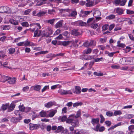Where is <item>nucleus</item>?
<instances>
[{"mask_svg":"<svg viewBox=\"0 0 134 134\" xmlns=\"http://www.w3.org/2000/svg\"><path fill=\"white\" fill-rule=\"evenodd\" d=\"M40 29H38L37 27H35L33 29H30L29 30L32 32H34V37H39L41 36V31L40 30Z\"/></svg>","mask_w":134,"mask_h":134,"instance_id":"obj_1","label":"nucleus"},{"mask_svg":"<svg viewBox=\"0 0 134 134\" xmlns=\"http://www.w3.org/2000/svg\"><path fill=\"white\" fill-rule=\"evenodd\" d=\"M10 12L9 8L7 6H5L0 7V13H9Z\"/></svg>","mask_w":134,"mask_h":134,"instance_id":"obj_2","label":"nucleus"},{"mask_svg":"<svg viewBox=\"0 0 134 134\" xmlns=\"http://www.w3.org/2000/svg\"><path fill=\"white\" fill-rule=\"evenodd\" d=\"M100 124L97 125L94 130L97 131H99L100 132H103L105 130V128L104 126H101L100 127Z\"/></svg>","mask_w":134,"mask_h":134,"instance_id":"obj_3","label":"nucleus"},{"mask_svg":"<svg viewBox=\"0 0 134 134\" xmlns=\"http://www.w3.org/2000/svg\"><path fill=\"white\" fill-rule=\"evenodd\" d=\"M41 88V86L40 85H37L32 86L30 88V90L32 91L33 90L36 91H39Z\"/></svg>","mask_w":134,"mask_h":134,"instance_id":"obj_4","label":"nucleus"},{"mask_svg":"<svg viewBox=\"0 0 134 134\" xmlns=\"http://www.w3.org/2000/svg\"><path fill=\"white\" fill-rule=\"evenodd\" d=\"M29 128L31 130L38 129L39 127L38 125L37 124H34L30 123L29 124Z\"/></svg>","mask_w":134,"mask_h":134,"instance_id":"obj_5","label":"nucleus"},{"mask_svg":"<svg viewBox=\"0 0 134 134\" xmlns=\"http://www.w3.org/2000/svg\"><path fill=\"white\" fill-rule=\"evenodd\" d=\"M85 54L80 55L79 57V58L83 60H88L91 58L90 56L85 55Z\"/></svg>","mask_w":134,"mask_h":134,"instance_id":"obj_6","label":"nucleus"},{"mask_svg":"<svg viewBox=\"0 0 134 134\" xmlns=\"http://www.w3.org/2000/svg\"><path fill=\"white\" fill-rule=\"evenodd\" d=\"M71 33L72 35L75 36L80 35L81 34L78 29H73L71 31Z\"/></svg>","mask_w":134,"mask_h":134,"instance_id":"obj_7","label":"nucleus"},{"mask_svg":"<svg viewBox=\"0 0 134 134\" xmlns=\"http://www.w3.org/2000/svg\"><path fill=\"white\" fill-rule=\"evenodd\" d=\"M99 118H92L91 123L93 125L95 124H99Z\"/></svg>","mask_w":134,"mask_h":134,"instance_id":"obj_8","label":"nucleus"},{"mask_svg":"<svg viewBox=\"0 0 134 134\" xmlns=\"http://www.w3.org/2000/svg\"><path fill=\"white\" fill-rule=\"evenodd\" d=\"M71 42V41H64L62 42L59 41V44L66 46L69 44Z\"/></svg>","mask_w":134,"mask_h":134,"instance_id":"obj_9","label":"nucleus"},{"mask_svg":"<svg viewBox=\"0 0 134 134\" xmlns=\"http://www.w3.org/2000/svg\"><path fill=\"white\" fill-rule=\"evenodd\" d=\"M16 79L15 77L11 78L9 77V78L8 80V83L10 84H14L16 82Z\"/></svg>","mask_w":134,"mask_h":134,"instance_id":"obj_10","label":"nucleus"},{"mask_svg":"<svg viewBox=\"0 0 134 134\" xmlns=\"http://www.w3.org/2000/svg\"><path fill=\"white\" fill-rule=\"evenodd\" d=\"M71 125L73 126H78L79 125V123L78 120L73 119Z\"/></svg>","mask_w":134,"mask_h":134,"instance_id":"obj_11","label":"nucleus"},{"mask_svg":"<svg viewBox=\"0 0 134 134\" xmlns=\"http://www.w3.org/2000/svg\"><path fill=\"white\" fill-rule=\"evenodd\" d=\"M22 119V117L21 116L18 117H13L12 118V120L13 122V123H15L21 120Z\"/></svg>","mask_w":134,"mask_h":134,"instance_id":"obj_12","label":"nucleus"},{"mask_svg":"<svg viewBox=\"0 0 134 134\" xmlns=\"http://www.w3.org/2000/svg\"><path fill=\"white\" fill-rule=\"evenodd\" d=\"M9 105V103H6L5 104H3L0 110H2L4 111L6 110L7 109H8Z\"/></svg>","mask_w":134,"mask_h":134,"instance_id":"obj_13","label":"nucleus"},{"mask_svg":"<svg viewBox=\"0 0 134 134\" xmlns=\"http://www.w3.org/2000/svg\"><path fill=\"white\" fill-rule=\"evenodd\" d=\"M115 10L116 13H117L118 15H120L123 14L124 11L123 9L120 8H117L115 9Z\"/></svg>","mask_w":134,"mask_h":134,"instance_id":"obj_14","label":"nucleus"},{"mask_svg":"<svg viewBox=\"0 0 134 134\" xmlns=\"http://www.w3.org/2000/svg\"><path fill=\"white\" fill-rule=\"evenodd\" d=\"M92 51V49L91 48H88L83 51V54H90Z\"/></svg>","mask_w":134,"mask_h":134,"instance_id":"obj_15","label":"nucleus"},{"mask_svg":"<svg viewBox=\"0 0 134 134\" xmlns=\"http://www.w3.org/2000/svg\"><path fill=\"white\" fill-rule=\"evenodd\" d=\"M9 78V77L3 75L1 76L0 79L1 81L2 82H4L7 81H8Z\"/></svg>","mask_w":134,"mask_h":134,"instance_id":"obj_16","label":"nucleus"},{"mask_svg":"<svg viewBox=\"0 0 134 134\" xmlns=\"http://www.w3.org/2000/svg\"><path fill=\"white\" fill-rule=\"evenodd\" d=\"M81 88L80 87L76 86L74 93L76 94H80L81 92Z\"/></svg>","mask_w":134,"mask_h":134,"instance_id":"obj_17","label":"nucleus"},{"mask_svg":"<svg viewBox=\"0 0 134 134\" xmlns=\"http://www.w3.org/2000/svg\"><path fill=\"white\" fill-rule=\"evenodd\" d=\"M47 111H44L43 110H42L40 113V115L42 117H48V116L47 115Z\"/></svg>","mask_w":134,"mask_h":134,"instance_id":"obj_18","label":"nucleus"},{"mask_svg":"<svg viewBox=\"0 0 134 134\" xmlns=\"http://www.w3.org/2000/svg\"><path fill=\"white\" fill-rule=\"evenodd\" d=\"M90 46L93 47L95 46L96 44V41L94 40H89Z\"/></svg>","mask_w":134,"mask_h":134,"instance_id":"obj_19","label":"nucleus"},{"mask_svg":"<svg viewBox=\"0 0 134 134\" xmlns=\"http://www.w3.org/2000/svg\"><path fill=\"white\" fill-rule=\"evenodd\" d=\"M41 35L42 37H48L49 35L45 30L43 31L41 33Z\"/></svg>","mask_w":134,"mask_h":134,"instance_id":"obj_20","label":"nucleus"},{"mask_svg":"<svg viewBox=\"0 0 134 134\" xmlns=\"http://www.w3.org/2000/svg\"><path fill=\"white\" fill-rule=\"evenodd\" d=\"M10 28V25H2L0 26V29L2 30H9Z\"/></svg>","mask_w":134,"mask_h":134,"instance_id":"obj_21","label":"nucleus"},{"mask_svg":"<svg viewBox=\"0 0 134 134\" xmlns=\"http://www.w3.org/2000/svg\"><path fill=\"white\" fill-rule=\"evenodd\" d=\"M15 105L14 104H11L9 106H8V111L10 112L13 111L14 109Z\"/></svg>","mask_w":134,"mask_h":134,"instance_id":"obj_22","label":"nucleus"},{"mask_svg":"<svg viewBox=\"0 0 134 134\" xmlns=\"http://www.w3.org/2000/svg\"><path fill=\"white\" fill-rule=\"evenodd\" d=\"M129 20V18H119L117 20L118 21L119 23L128 21Z\"/></svg>","mask_w":134,"mask_h":134,"instance_id":"obj_23","label":"nucleus"},{"mask_svg":"<svg viewBox=\"0 0 134 134\" xmlns=\"http://www.w3.org/2000/svg\"><path fill=\"white\" fill-rule=\"evenodd\" d=\"M45 30L49 35L53 34V31L50 27H48Z\"/></svg>","mask_w":134,"mask_h":134,"instance_id":"obj_24","label":"nucleus"},{"mask_svg":"<svg viewBox=\"0 0 134 134\" xmlns=\"http://www.w3.org/2000/svg\"><path fill=\"white\" fill-rule=\"evenodd\" d=\"M115 17V15L114 14H110L106 16L105 19L107 20H111L114 19Z\"/></svg>","mask_w":134,"mask_h":134,"instance_id":"obj_25","label":"nucleus"},{"mask_svg":"<svg viewBox=\"0 0 134 134\" xmlns=\"http://www.w3.org/2000/svg\"><path fill=\"white\" fill-rule=\"evenodd\" d=\"M101 15V12L99 10L96 11L93 14V15L94 17L100 16Z\"/></svg>","mask_w":134,"mask_h":134,"instance_id":"obj_26","label":"nucleus"},{"mask_svg":"<svg viewBox=\"0 0 134 134\" xmlns=\"http://www.w3.org/2000/svg\"><path fill=\"white\" fill-rule=\"evenodd\" d=\"M9 21L10 23L14 25H18V22L13 19H11L9 20Z\"/></svg>","mask_w":134,"mask_h":134,"instance_id":"obj_27","label":"nucleus"},{"mask_svg":"<svg viewBox=\"0 0 134 134\" xmlns=\"http://www.w3.org/2000/svg\"><path fill=\"white\" fill-rule=\"evenodd\" d=\"M77 14V12L76 11H72L69 14V16L73 17H75Z\"/></svg>","mask_w":134,"mask_h":134,"instance_id":"obj_28","label":"nucleus"},{"mask_svg":"<svg viewBox=\"0 0 134 134\" xmlns=\"http://www.w3.org/2000/svg\"><path fill=\"white\" fill-rule=\"evenodd\" d=\"M57 19H50L46 21V23L50 24L51 25L54 22L55 20Z\"/></svg>","mask_w":134,"mask_h":134,"instance_id":"obj_29","label":"nucleus"},{"mask_svg":"<svg viewBox=\"0 0 134 134\" xmlns=\"http://www.w3.org/2000/svg\"><path fill=\"white\" fill-rule=\"evenodd\" d=\"M53 103L52 102H50L44 104L45 107L48 108L51 107Z\"/></svg>","mask_w":134,"mask_h":134,"instance_id":"obj_30","label":"nucleus"},{"mask_svg":"<svg viewBox=\"0 0 134 134\" xmlns=\"http://www.w3.org/2000/svg\"><path fill=\"white\" fill-rule=\"evenodd\" d=\"M58 92L62 95H66V90L60 89L58 91Z\"/></svg>","mask_w":134,"mask_h":134,"instance_id":"obj_31","label":"nucleus"},{"mask_svg":"<svg viewBox=\"0 0 134 134\" xmlns=\"http://www.w3.org/2000/svg\"><path fill=\"white\" fill-rule=\"evenodd\" d=\"M62 22L61 21H59L56 24L55 27L56 28H58L62 27Z\"/></svg>","mask_w":134,"mask_h":134,"instance_id":"obj_32","label":"nucleus"},{"mask_svg":"<svg viewBox=\"0 0 134 134\" xmlns=\"http://www.w3.org/2000/svg\"><path fill=\"white\" fill-rule=\"evenodd\" d=\"M82 46H83L84 47L87 48H88L90 47V46L89 44V41H87L85 42H84L83 43Z\"/></svg>","mask_w":134,"mask_h":134,"instance_id":"obj_33","label":"nucleus"},{"mask_svg":"<svg viewBox=\"0 0 134 134\" xmlns=\"http://www.w3.org/2000/svg\"><path fill=\"white\" fill-rule=\"evenodd\" d=\"M46 12L43 11H40L37 13V16L40 17L46 14Z\"/></svg>","mask_w":134,"mask_h":134,"instance_id":"obj_34","label":"nucleus"},{"mask_svg":"<svg viewBox=\"0 0 134 134\" xmlns=\"http://www.w3.org/2000/svg\"><path fill=\"white\" fill-rule=\"evenodd\" d=\"M56 112L57 111L56 110L50 111L48 115V116L50 117H52L54 115Z\"/></svg>","mask_w":134,"mask_h":134,"instance_id":"obj_35","label":"nucleus"},{"mask_svg":"<svg viewBox=\"0 0 134 134\" xmlns=\"http://www.w3.org/2000/svg\"><path fill=\"white\" fill-rule=\"evenodd\" d=\"M109 27L108 24H105L103 25L102 27V30L103 31H105L107 30Z\"/></svg>","mask_w":134,"mask_h":134,"instance_id":"obj_36","label":"nucleus"},{"mask_svg":"<svg viewBox=\"0 0 134 134\" xmlns=\"http://www.w3.org/2000/svg\"><path fill=\"white\" fill-rule=\"evenodd\" d=\"M64 129V128L62 126H59L58 127L57 130L56 131L57 132L59 133L63 131Z\"/></svg>","mask_w":134,"mask_h":134,"instance_id":"obj_37","label":"nucleus"},{"mask_svg":"<svg viewBox=\"0 0 134 134\" xmlns=\"http://www.w3.org/2000/svg\"><path fill=\"white\" fill-rule=\"evenodd\" d=\"M9 53L13 54L15 52V49L14 48H11L8 49Z\"/></svg>","mask_w":134,"mask_h":134,"instance_id":"obj_38","label":"nucleus"},{"mask_svg":"<svg viewBox=\"0 0 134 134\" xmlns=\"http://www.w3.org/2000/svg\"><path fill=\"white\" fill-rule=\"evenodd\" d=\"M79 20H78L76 21L75 22H72L71 23V24L75 26H79Z\"/></svg>","mask_w":134,"mask_h":134,"instance_id":"obj_39","label":"nucleus"},{"mask_svg":"<svg viewBox=\"0 0 134 134\" xmlns=\"http://www.w3.org/2000/svg\"><path fill=\"white\" fill-rule=\"evenodd\" d=\"M98 26V24L96 23L92 24L91 25V27L94 29H96Z\"/></svg>","mask_w":134,"mask_h":134,"instance_id":"obj_40","label":"nucleus"},{"mask_svg":"<svg viewBox=\"0 0 134 134\" xmlns=\"http://www.w3.org/2000/svg\"><path fill=\"white\" fill-rule=\"evenodd\" d=\"M122 113L120 110H116L114 111V114L115 116H116L118 115H120Z\"/></svg>","mask_w":134,"mask_h":134,"instance_id":"obj_41","label":"nucleus"},{"mask_svg":"<svg viewBox=\"0 0 134 134\" xmlns=\"http://www.w3.org/2000/svg\"><path fill=\"white\" fill-rule=\"evenodd\" d=\"M87 2L86 3V5L87 7H90L93 6V3L92 1Z\"/></svg>","mask_w":134,"mask_h":134,"instance_id":"obj_42","label":"nucleus"},{"mask_svg":"<svg viewBox=\"0 0 134 134\" xmlns=\"http://www.w3.org/2000/svg\"><path fill=\"white\" fill-rule=\"evenodd\" d=\"M60 119L61 121L62 122H64L66 121L67 119V117L66 116L64 115L62 116V117H60Z\"/></svg>","mask_w":134,"mask_h":134,"instance_id":"obj_43","label":"nucleus"},{"mask_svg":"<svg viewBox=\"0 0 134 134\" xmlns=\"http://www.w3.org/2000/svg\"><path fill=\"white\" fill-rule=\"evenodd\" d=\"M126 0H120V6H122L125 5V3L126 2Z\"/></svg>","mask_w":134,"mask_h":134,"instance_id":"obj_44","label":"nucleus"},{"mask_svg":"<svg viewBox=\"0 0 134 134\" xmlns=\"http://www.w3.org/2000/svg\"><path fill=\"white\" fill-rule=\"evenodd\" d=\"M62 34L64 36L66 37V38H68L69 35L68 32L67 31H65Z\"/></svg>","mask_w":134,"mask_h":134,"instance_id":"obj_45","label":"nucleus"},{"mask_svg":"<svg viewBox=\"0 0 134 134\" xmlns=\"http://www.w3.org/2000/svg\"><path fill=\"white\" fill-rule=\"evenodd\" d=\"M25 108L23 105H20L19 106V110L21 111L24 112Z\"/></svg>","mask_w":134,"mask_h":134,"instance_id":"obj_46","label":"nucleus"},{"mask_svg":"<svg viewBox=\"0 0 134 134\" xmlns=\"http://www.w3.org/2000/svg\"><path fill=\"white\" fill-rule=\"evenodd\" d=\"M21 25L24 27H28L29 26V24L27 22H23L21 23Z\"/></svg>","mask_w":134,"mask_h":134,"instance_id":"obj_47","label":"nucleus"},{"mask_svg":"<svg viewBox=\"0 0 134 134\" xmlns=\"http://www.w3.org/2000/svg\"><path fill=\"white\" fill-rule=\"evenodd\" d=\"M99 116L101 119L100 122L101 123H102L105 121V118L102 114H100Z\"/></svg>","mask_w":134,"mask_h":134,"instance_id":"obj_48","label":"nucleus"},{"mask_svg":"<svg viewBox=\"0 0 134 134\" xmlns=\"http://www.w3.org/2000/svg\"><path fill=\"white\" fill-rule=\"evenodd\" d=\"M82 104V102H76L73 104V106L74 107H75L79 105H81Z\"/></svg>","mask_w":134,"mask_h":134,"instance_id":"obj_49","label":"nucleus"},{"mask_svg":"<svg viewBox=\"0 0 134 134\" xmlns=\"http://www.w3.org/2000/svg\"><path fill=\"white\" fill-rule=\"evenodd\" d=\"M81 111L80 110L78 111L77 112L75 116V118H77L79 117L81 115Z\"/></svg>","mask_w":134,"mask_h":134,"instance_id":"obj_50","label":"nucleus"},{"mask_svg":"<svg viewBox=\"0 0 134 134\" xmlns=\"http://www.w3.org/2000/svg\"><path fill=\"white\" fill-rule=\"evenodd\" d=\"M106 114L108 116L110 117L113 115V113L112 112L109 111L106 113Z\"/></svg>","mask_w":134,"mask_h":134,"instance_id":"obj_51","label":"nucleus"},{"mask_svg":"<svg viewBox=\"0 0 134 134\" xmlns=\"http://www.w3.org/2000/svg\"><path fill=\"white\" fill-rule=\"evenodd\" d=\"M126 13L128 14H134V11L129 9H127Z\"/></svg>","mask_w":134,"mask_h":134,"instance_id":"obj_52","label":"nucleus"},{"mask_svg":"<svg viewBox=\"0 0 134 134\" xmlns=\"http://www.w3.org/2000/svg\"><path fill=\"white\" fill-rule=\"evenodd\" d=\"M79 26H84L86 25V23L84 22L79 20Z\"/></svg>","mask_w":134,"mask_h":134,"instance_id":"obj_53","label":"nucleus"},{"mask_svg":"<svg viewBox=\"0 0 134 134\" xmlns=\"http://www.w3.org/2000/svg\"><path fill=\"white\" fill-rule=\"evenodd\" d=\"M133 115L132 114H127L126 115V118L127 119H131L133 118Z\"/></svg>","mask_w":134,"mask_h":134,"instance_id":"obj_54","label":"nucleus"},{"mask_svg":"<svg viewBox=\"0 0 134 134\" xmlns=\"http://www.w3.org/2000/svg\"><path fill=\"white\" fill-rule=\"evenodd\" d=\"M31 108L30 107H26L25 108L24 112L26 113L28 112L31 110Z\"/></svg>","mask_w":134,"mask_h":134,"instance_id":"obj_55","label":"nucleus"},{"mask_svg":"<svg viewBox=\"0 0 134 134\" xmlns=\"http://www.w3.org/2000/svg\"><path fill=\"white\" fill-rule=\"evenodd\" d=\"M73 119L69 118L67 119L66 120V123L70 124L72 123Z\"/></svg>","mask_w":134,"mask_h":134,"instance_id":"obj_56","label":"nucleus"},{"mask_svg":"<svg viewBox=\"0 0 134 134\" xmlns=\"http://www.w3.org/2000/svg\"><path fill=\"white\" fill-rule=\"evenodd\" d=\"M105 123L108 126H110L111 125V122L109 121H106L105 122Z\"/></svg>","mask_w":134,"mask_h":134,"instance_id":"obj_57","label":"nucleus"},{"mask_svg":"<svg viewBox=\"0 0 134 134\" xmlns=\"http://www.w3.org/2000/svg\"><path fill=\"white\" fill-rule=\"evenodd\" d=\"M70 2L69 0H64L63 1V3L66 5H69Z\"/></svg>","mask_w":134,"mask_h":134,"instance_id":"obj_58","label":"nucleus"},{"mask_svg":"<svg viewBox=\"0 0 134 134\" xmlns=\"http://www.w3.org/2000/svg\"><path fill=\"white\" fill-rule=\"evenodd\" d=\"M115 25L114 24L110 25L109 27V30L110 31L114 27Z\"/></svg>","mask_w":134,"mask_h":134,"instance_id":"obj_59","label":"nucleus"},{"mask_svg":"<svg viewBox=\"0 0 134 134\" xmlns=\"http://www.w3.org/2000/svg\"><path fill=\"white\" fill-rule=\"evenodd\" d=\"M14 114L16 115H19V117L21 116L20 114V110H16L14 111Z\"/></svg>","mask_w":134,"mask_h":134,"instance_id":"obj_60","label":"nucleus"},{"mask_svg":"<svg viewBox=\"0 0 134 134\" xmlns=\"http://www.w3.org/2000/svg\"><path fill=\"white\" fill-rule=\"evenodd\" d=\"M98 47L99 48V49H100L102 50H103L104 49L105 47L104 46L102 45H98Z\"/></svg>","mask_w":134,"mask_h":134,"instance_id":"obj_61","label":"nucleus"},{"mask_svg":"<svg viewBox=\"0 0 134 134\" xmlns=\"http://www.w3.org/2000/svg\"><path fill=\"white\" fill-rule=\"evenodd\" d=\"M29 87L28 86L24 87L22 89V91L23 92H26L29 89Z\"/></svg>","mask_w":134,"mask_h":134,"instance_id":"obj_62","label":"nucleus"},{"mask_svg":"<svg viewBox=\"0 0 134 134\" xmlns=\"http://www.w3.org/2000/svg\"><path fill=\"white\" fill-rule=\"evenodd\" d=\"M61 31V30L59 29H57L54 34V35H57L59 34Z\"/></svg>","mask_w":134,"mask_h":134,"instance_id":"obj_63","label":"nucleus"},{"mask_svg":"<svg viewBox=\"0 0 134 134\" xmlns=\"http://www.w3.org/2000/svg\"><path fill=\"white\" fill-rule=\"evenodd\" d=\"M129 37L130 39L132 41H134V37L133 35L131 34H128Z\"/></svg>","mask_w":134,"mask_h":134,"instance_id":"obj_64","label":"nucleus"}]
</instances>
